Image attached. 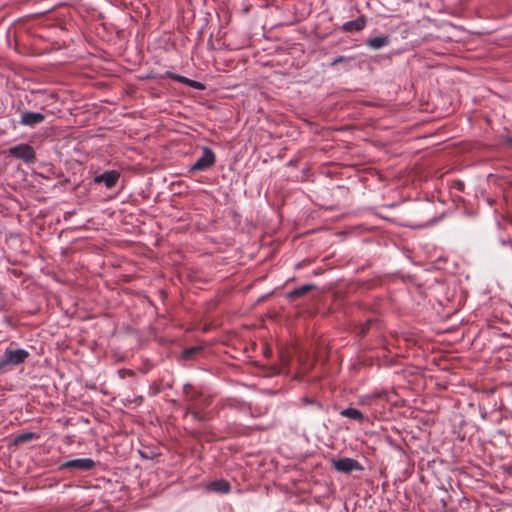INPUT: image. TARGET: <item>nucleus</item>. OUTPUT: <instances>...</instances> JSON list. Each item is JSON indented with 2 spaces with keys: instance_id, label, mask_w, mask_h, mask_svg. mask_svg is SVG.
<instances>
[{
  "instance_id": "10",
  "label": "nucleus",
  "mask_w": 512,
  "mask_h": 512,
  "mask_svg": "<svg viewBox=\"0 0 512 512\" xmlns=\"http://www.w3.org/2000/svg\"><path fill=\"white\" fill-rule=\"evenodd\" d=\"M390 43V38L388 36H378L374 38H370L366 41V45L374 50L381 49Z\"/></svg>"
},
{
  "instance_id": "12",
  "label": "nucleus",
  "mask_w": 512,
  "mask_h": 512,
  "mask_svg": "<svg viewBox=\"0 0 512 512\" xmlns=\"http://www.w3.org/2000/svg\"><path fill=\"white\" fill-rule=\"evenodd\" d=\"M312 288L311 285H304L299 288H296L290 293V296L292 297H299L304 295L306 292H308Z\"/></svg>"
},
{
  "instance_id": "11",
  "label": "nucleus",
  "mask_w": 512,
  "mask_h": 512,
  "mask_svg": "<svg viewBox=\"0 0 512 512\" xmlns=\"http://www.w3.org/2000/svg\"><path fill=\"white\" fill-rule=\"evenodd\" d=\"M340 415L343 417L355 420V421H359V422L363 421L365 418L364 415L362 414V412H360L356 408H351V407L341 410Z\"/></svg>"
},
{
  "instance_id": "1",
  "label": "nucleus",
  "mask_w": 512,
  "mask_h": 512,
  "mask_svg": "<svg viewBox=\"0 0 512 512\" xmlns=\"http://www.w3.org/2000/svg\"><path fill=\"white\" fill-rule=\"evenodd\" d=\"M28 356L29 352L25 349H6L4 354L0 357V369L21 364Z\"/></svg>"
},
{
  "instance_id": "14",
  "label": "nucleus",
  "mask_w": 512,
  "mask_h": 512,
  "mask_svg": "<svg viewBox=\"0 0 512 512\" xmlns=\"http://www.w3.org/2000/svg\"><path fill=\"white\" fill-rule=\"evenodd\" d=\"M199 350H200V349H199V348H197V347H193V348H190V349H186V350L184 351V353H183V356H184L185 358H188V357H190L193 353L198 352Z\"/></svg>"
},
{
  "instance_id": "3",
  "label": "nucleus",
  "mask_w": 512,
  "mask_h": 512,
  "mask_svg": "<svg viewBox=\"0 0 512 512\" xmlns=\"http://www.w3.org/2000/svg\"><path fill=\"white\" fill-rule=\"evenodd\" d=\"M9 153L18 159H22L26 163H31L35 159L34 149L27 144H20L9 149Z\"/></svg>"
},
{
  "instance_id": "5",
  "label": "nucleus",
  "mask_w": 512,
  "mask_h": 512,
  "mask_svg": "<svg viewBox=\"0 0 512 512\" xmlns=\"http://www.w3.org/2000/svg\"><path fill=\"white\" fill-rule=\"evenodd\" d=\"M95 466V462L90 458H79L65 462L63 468H73L77 470L87 471Z\"/></svg>"
},
{
  "instance_id": "2",
  "label": "nucleus",
  "mask_w": 512,
  "mask_h": 512,
  "mask_svg": "<svg viewBox=\"0 0 512 512\" xmlns=\"http://www.w3.org/2000/svg\"><path fill=\"white\" fill-rule=\"evenodd\" d=\"M214 163V152L210 148L204 147L201 156L191 165L190 171H204L213 166Z\"/></svg>"
},
{
  "instance_id": "17",
  "label": "nucleus",
  "mask_w": 512,
  "mask_h": 512,
  "mask_svg": "<svg viewBox=\"0 0 512 512\" xmlns=\"http://www.w3.org/2000/svg\"><path fill=\"white\" fill-rule=\"evenodd\" d=\"M189 80H190L189 78L181 76L180 79H179V82L183 83V84H186L188 86Z\"/></svg>"
},
{
  "instance_id": "13",
  "label": "nucleus",
  "mask_w": 512,
  "mask_h": 512,
  "mask_svg": "<svg viewBox=\"0 0 512 512\" xmlns=\"http://www.w3.org/2000/svg\"><path fill=\"white\" fill-rule=\"evenodd\" d=\"M188 86L195 88V89H203L204 88L203 84H201L198 81L192 80V79L189 80Z\"/></svg>"
},
{
  "instance_id": "16",
  "label": "nucleus",
  "mask_w": 512,
  "mask_h": 512,
  "mask_svg": "<svg viewBox=\"0 0 512 512\" xmlns=\"http://www.w3.org/2000/svg\"><path fill=\"white\" fill-rule=\"evenodd\" d=\"M167 76L177 82H179V79H180V75H177V74H174V73H171V72H168L167 73Z\"/></svg>"
},
{
  "instance_id": "9",
  "label": "nucleus",
  "mask_w": 512,
  "mask_h": 512,
  "mask_svg": "<svg viewBox=\"0 0 512 512\" xmlns=\"http://www.w3.org/2000/svg\"><path fill=\"white\" fill-rule=\"evenodd\" d=\"M365 25L366 20L363 16H361L355 20L345 22L342 28L344 31L347 32H357L362 30L365 27Z\"/></svg>"
},
{
  "instance_id": "6",
  "label": "nucleus",
  "mask_w": 512,
  "mask_h": 512,
  "mask_svg": "<svg viewBox=\"0 0 512 512\" xmlns=\"http://www.w3.org/2000/svg\"><path fill=\"white\" fill-rule=\"evenodd\" d=\"M119 179V173L115 170L106 171L95 177L96 183L103 182L107 188H112L116 185Z\"/></svg>"
},
{
  "instance_id": "7",
  "label": "nucleus",
  "mask_w": 512,
  "mask_h": 512,
  "mask_svg": "<svg viewBox=\"0 0 512 512\" xmlns=\"http://www.w3.org/2000/svg\"><path fill=\"white\" fill-rule=\"evenodd\" d=\"M44 115L39 112H23L21 114V124L34 126L44 121Z\"/></svg>"
},
{
  "instance_id": "18",
  "label": "nucleus",
  "mask_w": 512,
  "mask_h": 512,
  "mask_svg": "<svg viewBox=\"0 0 512 512\" xmlns=\"http://www.w3.org/2000/svg\"><path fill=\"white\" fill-rule=\"evenodd\" d=\"M509 142L512 144V138H511V139H509Z\"/></svg>"
},
{
  "instance_id": "4",
  "label": "nucleus",
  "mask_w": 512,
  "mask_h": 512,
  "mask_svg": "<svg viewBox=\"0 0 512 512\" xmlns=\"http://www.w3.org/2000/svg\"><path fill=\"white\" fill-rule=\"evenodd\" d=\"M333 467L343 473H349L353 470L359 469L360 465L358 461L352 458H341L333 461Z\"/></svg>"
},
{
  "instance_id": "15",
  "label": "nucleus",
  "mask_w": 512,
  "mask_h": 512,
  "mask_svg": "<svg viewBox=\"0 0 512 512\" xmlns=\"http://www.w3.org/2000/svg\"><path fill=\"white\" fill-rule=\"evenodd\" d=\"M31 438H32V434H25V435H20L16 440H17V442H21V441L29 440Z\"/></svg>"
},
{
  "instance_id": "8",
  "label": "nucleus",
  "mask_w": 512,
  "mask_h": 512,
  "mask_svg": "<svg viewBox=\"0 0 512 512\" xmlns=\"http://www.w3.org/2000/svg\"><path fill=\"white\" fill-rule=\"evenodd\" d=\"M206 490L216 493L227 494L230 492V484L228 481L224 479H219L208 483L206 485Z\"/></svg>"
}]
</instances>
